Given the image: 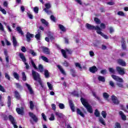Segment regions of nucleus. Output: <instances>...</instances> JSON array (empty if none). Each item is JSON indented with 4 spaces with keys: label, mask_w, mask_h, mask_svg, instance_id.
<instances>
[{
    "label": "nucleus",
    "mask_w": 128,
    "mask_h": 128,
    "mask_svg": "<svg viewBox=\"0 0 128 128\" xmlns=\"http://www.w3.org/2000/svg\"><path fill=\"white\" fill-rule=\"evenodd\" d=\"M41 58L44 61L46 62H49L48 59V58L44 56H41Z\"/></svg>",
    "instance_id": "a19ab883"
},
{
    "label": "nucleus",
    "mask_w": 128,
    "mask_h": 128,
    "mask_svg": "<svg viewBox=\"0 0 128 128\" xmlns=\"http://www.w3.org/2000/svg\"><path fill=\"white\" fill-rule=\"evenodd\" d=\"M94 116H96V118H98V116H100V112H98V110L97 109H96L95 110V112H94Z\"/></svg>",
    "instance_id": "09e8293b"
},
{
    "label": "nucleus",
    "mask_w": 128,
    "mask_h": 128,
    "mask_svg": "<svg viewBox=\"0 0 128 128\" xmlns=\"http://www.w3.org/2000/svg\"><path fill=\"white\" fill-rule=\"evenodd\" d=\"M70 74H72V76L74 77L75 78V76H76V70L74 69H70Z\"/></svg>",
    "instance_id": "473e14b6"
},
{
    "label": "nucleus",
    "mask_w": 128,
    "mask_h": 128,
    "mask_svg": "<svg viewBox=\"0 0 128 128\" xmlns=\"http://www.w3.org/2000/svg\"><path fill=\"white\" fill-rule=\"evenodd\" d=\"M50 20H52V22H56V18L54 16V15H52L50 16Z\"/></svg>",
    "instance_id": "338daca9"
},
{
    "label": "nucleus",
    "mask_w": 128,
    "mask_h": 128,
    "mask_svg": "<svg viewBox=\"0 0 128 128\" xmlns=\"http://www.w3.org/2000/svg\"><path fill=\"white\" fill-rule=\"evenodd\" d=\"M12 42L14 46H18V41H16V39L14 36H12Z\"/></svg>",
    "instance_id": "393cba45"
},
{
    "label": "nucleus",
    "mask_w": 128,
    "mask_h": 128,
    "mask_svg": "<svg viewBox=\"0 0 128 128\" xmlns=\"http://www.w3.org/2000/svg\"><path fill=\"white\" fill-rule=\"evenodd\" d=\"M44 76L46 78H50V72L48 70H44Z\"/></svg>",
    "instance_id": "bb28decb"
},
{
    "label": "nucleus",
    "mask_w": 128,
    "mask_h": 128,
    "mask_svg": "<svg viewBox=\"0 0 128 128\" xmlns=\"http://www.w3.org/2000/svg\"><path fill=\"white\" fill-rule=\"evenodd\" d=\"M13 76H14V78L17 80H20V74H17L16 72H14L13 73Z\"/></svg>",
    "instance_id": "c756f323"
},
{
    "label": "nucleus",
    "mask_w": 128,
    "mask_h": 128,
    "mask_svg": "<svg viewBox=\"0 0 128 128\" xmlns=\"http://www.w3.org/2000/svg\"><path fill=\"white\" fill-rule=\"evenodd\" d=\"M98 80L99 82H106V78L102 76H98Z\"/></svg>",
    "instance_id": "c85d7f7f"
},
{
    "label": "nucleus",
    "mask_w": 128,
    "mask_h": 128,
    "mask_svg": "<svg viewBox=\"0 0 128 128\" xmlns=\"http://www.w3.org/2000/svg\"><path fill=\"white\" fill-rule=\"evenodd\" d=\"M99 121L104 126H106V122H104V118L102 117L99 118Z\"/></svg>",
    "instance_id": "c9c22d12"
},
{
    "label": "nucleus",
    "mask_w": 128,
    "mask_h": 128,
    "mask_svg": "<svg viewBox=\"0 0 128 128\" xmlns=\"http://www.w3.org/2000/svg\"><path fill=\"white\" fill-rule=\"evenodd\" d=\"M116 70L118 72V74L120 76H124L126 74V71H124V68H122L120 66L116 67Z\"/></svg>",
    "instance_id": "20e7f679"
},
{
    "label": "nucleus",
    "mask_w": 128,
    "mask_h": 128,
    "mask_svg": "<svg viewBox=\"0 0 128 128\" xmlns=\"http://www.w3.org/2000/svg\"><path fill=\"white\" fill-rule=\"evenodd\" d=\"M22 80H24V82H26V73L24 72H22Z\"/></svg>",
    "instance_id": "58836bf2"
},
{
    "label": "nucleus",
    "mask_w": 128,
    "mask_h": 128,
    "mask_svg": "<svg viewBox=\"0 0 128 128\" xmlns=\"http://www.w3.org/2000/svg\"><path fill=\"white\" fill-rule=\"evenodd\" d=\"M112 100L114 104H120V100L118 99V98L114 96H112Z\"/></svg>",
    "instance_id": "9d476101"
},
{
    "label": "nucleus",
    "mask_w": 128,
    "mask_h": 128,
    "mask_svg": "<svg viewBox=\"0 0 128 128\" xmlns=\"http://www.w3.org/2000/svg\"><path fill=\"white\" fill-rule=\"evenodd\" d=\"M69 104L72 112H74V103H72V100H69Z\"/></svg>",
    "instance_id": "5701e85b"
},
{
    "label": "nucleus",
    "mask_w": 128,
    "mask_h": 128,
    "mask_svg": "<svg viewBox=\"0 0 128 128\" xmlns=\"http://www.w3.org/2000/svg\"><path fill=\"white\" fill-rule=\"evenodd\" d=\"M0 91L2 92H6V89H4V88L0 84Z\"/></svg>",
    "instance_id": "4d7b16f0"
},
{
    "label": "nucleus",
    "mask_w": 128,
    "mask_h": 128,
    "mask_svg": "<svg viewBox=\"0 0 128 128\" xmlns=\"http://www.w3.org/2000/svg\"><path fill=\"white\" fill-rule=\"evenodd\" d=\"M100 73L102 74H106V70L105 69L101 70Z\"/></svg>",
    "instance_id": "774afa93"
},
{
    "label": "nucleus",
    "mask_w": 128,
    "mask_h": 128,
    "mask_svg": "<svg viewBox=\"0 0 128 128\" xmlns=\"http://www.w3.org/2000/svg\"><path fill=\"white\" fill-rule=\"evenodd\" d=\"M103 96L104 98H105V100H108V98H110V94H108L106 93V92H104L103 93Z\"/></svg>",
    "instance_id": "cd10ccee"
},
{
    "label": "nucleus",
    "mask_w": 128,
    "mask_h": 128,
    "mask_svg": "<svg viewBox=\"0 0 128 128\" xmlns=\"http://www.w3.org/2000/svg\"><path fill=\"white\" fill-rule=\"evenodd\" d=\"M40 22L44 26H48V22L46 20L41 18Z\"/></svg>",
    "instance_id": "4be33fe9"
},
{
    "label": "nucleus",
    "mask_w": 128,
    "mask_h": 128,
    "mask_svg": "<svg viewBox=\"0 0 128 128\" xmlns=\"http://www.w3.org/2000/svg\"><path fill=\"white\" fill-rule=\"evenodd\" d=\"M34 10L36 12V14H38V8L36 6L34 8Z\"/></svg>",
    "instance_id": "e2e57ef3"
},
{
    "label": "nucleus",
    "mask_w": 128,
    "mask_h": 128,
    "mask_svg": "<svg viewBox=\"0 0 128 128\" xmlns=\"http://www.w3.org/2000/svg\"><path fill=\"white\" fill-rule=\"evenodd\" d=\"M80 100L83 106H84L86 108L88 112H90V114H92L94 112L92 110V108L90 105V104H88V101L86 99L82 98H80Z\"/></svg>",
    "instance_id": "f03ea898"
},
{
    "label": "nucleus",
    "mask_w": 128,
    "mask_h": 128,
    "mask_svg": "<svg viewBox=\"0 0 128 128\" xmlns=\"http://www.w3.org/2000/svg\"><path fill=\"white\" fill-rule=\"evenodd\" d=\"M72 94L73 96H77V98H78L79 95H78V92L76 91H74V92H72Z\"/></svg>",
    "instance_id": "bf43d9fd"
},
{
    "label": "nucleus",
    "mask_w": 128,
    "mask_h": 128,
    "mask_svg": "<svg viewBox=\"0 0 128 128\" xmlns=\"http://www.w3.org/2000/svg\"><path fill=\"white\" fill-rule=\"evenodd\" d=\"M47 84L49 90H52V85L48 82H47Z\"/></svg>",
    "instance_id": "603ef678"
},
{
    "label": "nucleus",
    "mask_w": 128,
    "mask_h": 128,
    "mask_svg": "<svg viewBox=\"0 0 128 128\" xmlns=\"http://www.w3.org/2000/svg\"><path fill=\"white\" fill-rule=\"evenodd\" d=\"M96 32L98 34H100L102 36L105 38V40H108V36L104 34L102 32V28H100V30H96Z\"/></svg>",
    "instance_id": "f8f14e48"
},
{
    "label": "nucleus",
    "mask_w": 128,
    "mask_h": 128,
    "mask_svg": "<svg viewBox=\"0 0 128 128\" xmlns=\"http://www.w3.org/2000/svg\"><path fill=\"white\" fill-rule=\"evenodd\" d=\"M26 86H27L28 89V90L30 94H34V90H32V86H30V85L26 83Z\"/></svg>",
    "instance_id": "a211bd4d"
},
{
    "label": "nucleus",
    "mask_w": 128,
    "mask_h": 128,
    "mask_svg": "<svg viewBox=\"0 0 128 128\" xmlns=\"http://www.w3.org/2000/svg\"><path fill=\"white\" fill-rule=\"evenodd\" d=\"M108 70L110 72V74H116V70H114V68H109Z\"/></svg>",
    "instance_id": "ea45409f"
},
{
    "label": "nucleus",
    "mask_w": 128,
    "mask_h": 128,
    "mask_svg": "<svg viewBox=\"0 0 128 128\" xmlns=\"http://www.w3.org/2000/svg\"><path fill=\"white\" fill-rule=\"evenodd\" d=\"M92 94L95 98H96V100H100V97H98V96H96V92H92Z\"/></svg>",
    "instance_id": "37998d69"
},
{
    "label": "nucleus",
    "mask_w": 128,
    "mask_h": 128,
    "mask_svg": "<svg viewBox=\"0 0 128 128\" xmlns=\"http://www.w3.org/2000/svg\"><path fill=\"white\" fill-rule=\"evenodd\" d=\"M117 14H118V16H126L124 13L122 11L118 12Z\"/></svg>",
    "instance_id": "c03bdc74"
},
{
    "label": "nucleus",
    "mask_w": 128,
    "mask_h": 128,
    "mask_svg": "<svg viewBox=\"0 0 128 128\" xmlns=\"http://www.w3.org/2000/svg\"><path fill=\"white\" fill-rule=\"evenodd\" d=\"M30 62L29 64H32V66L35 68V70H38V67H36V64H34V60L30 58Z\"/></svg>",
    "instance_id": "aec40b11"
},
{
    "label": "nucleus",
    "mask_w": 128,
    "mask_h": 128,
    "mask_svg": "<svg viewBox=\"0 0 128 128\" xmlns=\"http://www.w3.org/2000/svg\"><path fill=\"white\" fill-rule=\"evenodd\" d=\"M119 114L122 120H126V116L124 114V112L120 111Z\"/></svg>",
    "instance_id": "f3484780"
},
{
    "label": "nucleus",
    "mask_w": 128,
    "mask_h": 128,
    "mask_svg": "<svg viewBox=\"0 0 128 128\" xmlns=\"http://www.w3.org/2000/svg\"><path fill=\"white\" fill-rule=\"evenodd\" d=\"M61 52H62V54L64 58H68V56H66V50H64V49H62Z\"/></svg>",
    "instance_id": "f704fd0d"
},
{
    "label": "nucleus",
    "mask_w": 128,
    "mask_h": 128,
    "mask_svg": "<svg viewBox=\"0 0 128 128\" xmlns=\"http://www.w3.org/2000/svg\"><path fill=\"white\" fill-rule=\"evenodd\" d=\"M94 20L97 24H100V20L97 18H94Z\"/></svg>",
    "instance_id": "3c124183"
},
{
    "label": "nucleus",
    "mask_w": 128,
    "mask_h": 128,
    "mask_svg": "<svg viewBox=\"0 0 128 128\" xmlns=\"http://www.w3.org/2000/svg\"><path fill=\"white\" fill-rule=\"evenodd\" d=\"M118 64H120V66H126V64L124 62V60H122V59H118Z\"/></svg>",
    "instance_id": "4468645a"
},
{
    "label": "nucleus",
    "mask_w": 128,
    "mask_h": 128,
    "mask_svg": "<svg viewBox=\"0 0 128 128\" xmlns=\"http://www.w3.org/2000/svg\"><path fill=\"white\" fill-rule=\"evenodd\" d=\"M14 96L16 100H20V93L18 91L14 92Z\"/></svg>",
    "instance_id": "a878e982"
},
{
    "label": "nucleus",
    "mask_w": 128,
    "mask_h": 128,
    "mask_svg": "<svg viewBox=\"0 0 128 128\" xmlns=\"http://www.w3.org/2000/svg\"><path fill=\"white\" fill-rule=\"evenodd\" d=\"M8 120L10 122L11 124H13L14 127V128H18V126H16V120H14V116H12L9 115Z\"/></svg>",
    "instance_id": "423d86ee"
},
{
    "label": "nucleus",
    "mask_w": 128,
    "mask_h": 128,
    "mask_svg": "<svg viewBox=\"0 0 128 128\" xmlns=\"http://www.w3.org/2000/svg\"><path fill=\"white\" fill-rule=\"evenodd\" d=\"M122 46L123 50H126V41H124V38H122Z\"/></svg>",
    "instance_id": "b1692460"
},
{
    "label": "nucleus",
    "mask_w": 128,
    "mask_h": 128,
    "mask_svg": "<svg viewBox=\"0 0 128 128\" xmlns=\"http://www.w3.org/2000/svg\"><path fill=\"white\" fill-rule=\"evenodd\" d=\"M89 70L90 72H92V74H94L96 72L98 71V68H96V66H93L90 68Z\"/></svg>",
    "instance_id": "dca6fc26"
},
{
    "label": "nucleus",
    "mask_w": 128,
    "mask_h": 128,
    "mask_svg": "<svg viewBox=\"0 0 128 128\" xmlns=\"http://www.w3.org/2000/svg\"><path fill=\"white\" fill-rule=\"evenodd\" d=\"M5 78L8 80H10V75H8V74L6 72L5 73Z\"/></svg>",
    "instance_id": "680f3d73"
},
{
    "label": "nucleus",
    "mask_w": 128,
    "mask_h": 128,
    "mask_svg": "<svg viewBox=\"0 0 128 128\" xmlns=\"http://www.w3.org/2000/svg\"><path fill=\"white\" fill-rule=\"evenodd\" d=\"M54 114L57 118H64V115L62 114V113H60L58 112H55Z\"/></svg>",
    "instance_id": "ddd939ff"
},
{
    "label": "nucleus",
    "mask_w": 128,
    "mask_h": 128,
    "mask_svg": "<svg viewBox=\"0 0 128 128\" xmlns=\"http://www.w3.org/2000/svg\"><path fill=\"white\" fill-rule=\"evenodd\" d=\"M102 116L104 118H106V112L105 111H102Z\"/></svg>",
    "instance_id": "6e6d98bb"
},
{
    "label": "nucleus",
    "mask_w": 128,
    "mask_h": 128,
    "mask_svg": "<svg viewBox=\"0 0 128 128\" xmlns=\"http://www.w3.org/2000/svg\"><path fill=\"white\" fill-rule=\"evenodd\" d=\"M86 28H88V30H99L100 28V26H96V27L88 24H86Z\"/></svg>",
    "instance_id": "39448f33"
},
{
    "label": "nucleus",
    "mask_w": 128,
    "mask_h": 128,
    "mask_svg": "<svg viewBox=\"0 0 128 128\" xmlns=\"http://www.w3.org/2000/svg\"><path fill=\"white\" fill-rule=\"evenodd\" d=\"M112 78L114 80H116V82H124V80L122 78L118 77V76L116 75H112Z\"/></svg>",
    "instance_id": "9b49d317"
},
{
    "label": "nucleus",
    "mask_w": 128,
    "mask_h": 128,
    "mask_svg": "<svg viewBox=\"0 0 128 128\" xmlns=\"http://www.w3.org/2000/svg\"><path fill=\"white\" fill-rule=\"evenodd\" d=\"M75 66L76 68H80V70H82V66H80V63H78V62L75 63Z\"/></svg>",
    "instance_id": "de8ad7c7"
},
{
    "label": "nucleus",
    "mask_w": 128,
    "mask_h": 128,
    "mask_svg": "<svg viewBox=\"0 0 128 128\" xmlns=\"http://www.w3.org/2000/svg\"><path fill=\"white\" fill-rule=\"evenodd\" d=\"M29 52H30V54H32V56H36V52H34V50H29Z\"/></svg>",
    "instance_id": "a18cd8bd"
},
{
    "label": "nucleus",
    "mask_w": 128,
    "mask_h": 128,
    "mask_svg": "<svg viewBox=\"0 0 128 128\" xmlns=\"http://www.w3.org/2000/svg\"><path fill=\"white\" fill-rule=\"evenodd\" d=\"M114 128H122V126H120V124L118 122H116Z\"/></svg>",
    "instance_id": "864d4df0"
},
{
    "label": "nucleus",
    "mask_w": 128,
    "mask_h": 128,
    "mask_svg": "<svg viewBox=\"0 0 128 128\" xmlns=\"http://www.w3.org/2000/svg\"><path fill=\"white\" fill-rule=\"evenodd\" d=\"M77 114H80V116L82 118H84V114H82V111H80V110L78 108L77 109Z\"/></svg>",
    "instance_id": "e433bc0d"
},
{
    "label": "nucleus",
    "mask_w": 128,
    "mask_h": 128,
    "mask_svg": "<svg viewBox=\"0 0 128 128\" xmlns=\"http://www.w3.org/2000/svg\"><path fill=\"white\" fill-rule=\"evenodd\" d=\"M50 120H54V114H50V117L49 118Z\"/></svg>",
    "instance_id": "052dcab7"
},
{
    "label": "nucleus",
    "mask_w": 128,
    "mask_h": 128,
    "mask_svg": "<svg viewBox=\"0 0 128 128\" xmlns=\"http://www.w3.org/2000/svg\"><path fill=\"white\" fill-rule=\"evenodd\" d=\"M41 31L40 30H38V34L35 36L37 40H40V34H41Z\"/></svg>",
    "instance_id": "2f4dec72"
},
{
    "label": "nucleus",
    "mask_w": 128,
    "mask_h": 128,
    "mask_svg": "<svg viewBox=\"0 0 128 128\" xmlns=\"http://www.w3.org/2000/svg\"><path fill=\"white\" fill-rule=\"evenodd\" d=\"M62 64L64 66H66V68L70 66V63L66 60L62 63Z\"/></svg>",
    "instance_id": "49530a36"
},
{
    "label": "nucleus",
    "mask_w": 128,
    "mask_h": 128,
    "mask_svg": "<svg viewBox=\"0 0 128 128\" xmlns=\"http://www.w3.org/2000/svg\"><path fill=\"white\" fill-rule=\"evenodd\" d=\"M58 28L62 32H66V28L64 26L60 24L58 25Z\"/></svg>",
    "instance_id": "4c0bfd02"
},
{
    "label": "nucleus",
    "mask_w": 128,
    "mask_h": 128,
    "mask_svg": "<svg viewBox=\"0 0 128 128\" xmlns=\"http://www.w3.org/2000/svg\"><path fill=\"white\" fill-rule=\"evenodd\" d=\"M43 52H44V54H50V50H48L46 47H44V48Z\"/></svg>",
    "instance_id": "72a5a7b5"
},
{
    "label": "nucleus",
    "mask_w": 128,
    "mask_h": 128,
    "mask_svg": "<svg viewBox=\"0 0 128 128\" xmlns=\"http://www.w3.org/2000/svg\"><path fill=\"white\" fill-rule=\"evenodd\" d=\"M38 70L40 72H44V66H42V65L41 64H39Z\"/></svg>",
    "instance_id": "79ce46f5"
},
{
    "label": "nucleus",
    "mask_w": 128,
    "mask_h": 128,
    "mask_svg": "<svg viewBox=\"0 0 128 128\" xmlns=\"http://www.w3.org/2000/svg\"><path fill=\"white\" fill-rule=\"evenodd\" d=\"M45 8L44 9V10L47 14H52V12L50 8H52V5L50 3H46L45 4Z\"/></svg>",
    "instance_id": "7ed1b4c3"
},
{
    "label": "nucleus",
    "mask_w": 128,
    "mask_h": 128,
    "mask_svg": "<svg viewBox=\"0 0 128 128\" xmlns=\"http://www.w3.org/2000/svg\"><path fill=\"white\" fill-rule=\"evenodd\" d=\"M16 30L18 32L21 36H24V32L22 30V28L20 26H17L16 28Z\"/></svg>",
    "instance_id": "412c9836"
},
{
    "label": "nucleus",
    "mask_w": 128,
    "mask_h": 128,
    "mask_svg": "<svg viewBox=\"0 0 128 128\" xmlns=\"http://www.w3.org/2000/svg\"><path fill=\"white\" fill-rule=\"evenodd\" d=\"M16 112L18 114L24 116V107H22L21 108H16Z\"/></svg>",
    "instance_id": "0eeeda50"
},
{
    "label": "nucleus",
    "mask_w": 128,
    "mask_h": 128,
    "mask_svg": "<svg viewBox=\"0 0 128 128\" xmlns=\"http://www.w3.org/2000/svg\"><path fill=\"white\" fill-rule=\"evenodd\" d=\"M0 30L2 32H4V26L0 22Z\"/></svg>",
    "instance_id": "8fccbe9b"
},
{
    "label": "nucleus",
    "mask_w": 128,
    "mask_h": 128,
    "mask_svg": "<svg viewBox=\"0 0 128 128\" xmlns=\"http://www.w3.org/2000/svg\"><path fill=\"white\" fill-rule=\"evenodd\" d=\"M52 108L53 110H56V106L55 104H52Z\"/></svg>",
    "instance_id": "69168bd1"
},
{
    "label": "nucleus",
    "mask_w": 128,
    "mask_h": 128,
    "mask_svg": "<svg viewBox=\"0 0 128 128\" xmlns=\"http://www.w3.org/2000/svg\"><path fill=\"white\" fill-rule=\"evenodd\" d=\"M8 107L10 108L12 104V98H10V96H8Z\"/></svg>",
    "instance_id": "7c9ffc66"
},
{
    "label": "nucleus",
    "mask_w": 128,
    "mask_h": 128,
    "mask_svg": "<svg viewBox=\"0 0 128 128\" xmlns=\"http://www.w3.org/2000/svg\"><path fill=\"white\" fill-rule=\"evenodd\" d=\"M30 110H34V102L32 101H30Z\"/></svg>",
    "instance_id": "13d9d810"
},
{
    "label": "nucleus",
    "mask_w": 128,
    "mask_h": 128,
    "mask_svg": "<svg viewBox=\"0 0 128 128\" xmlns=\"http://www.w3.org/2000/svg\"><path fill=\"white\" fill-rule=\"evenodd\" d=\"M19 56H20V58H21V60H22L23 62H26V58L24 55V54L19 53Z\"/></svg>",
    "instance_id": "6ab92c4d"
},
{
    "label": "nucleus",
    "mask_w": 128,
    "mask_h": 128,
    "mask_svg": "<svg viewBox=\"0 0 128 128\" xmlns=\"http://www.w3.org/2000/svg\"><path fill=\"white\" fill-rule=\"evenodd\" d=\"M34 36V34H32L29 32H28L26 34V40L28 42H30V40H32V38Z\"/></svg>",
    "instance_id": "1a4fd4ad"
},
{
    "label": "nucleus",
    "mask_w": 128,
    "mask_h": 128,
    "mask_svg": "<svg viewBox=\"0 0 128 128\" xmlns=\"http://www.w3.org/2000/svg\"><path fill=\"white\" fill-rule=\"evenodd\" d=\"M58 106L60 110H64V104L62 103H60Z\"/></svg>",
    "instance_id": "5fc2aeb1"
},
{
    "label": "nucleus",
    "mask_w": 128,
    "mask_h": 128,
    "mask_svg": "<svg viewBox=\"0 0 128 128\" xmlns=\"http://www.w3.org/2000/svg\"><path fill=\"white\" fill-rule=\"evenodd\" d=\"M57 67L58 68V70H60L61 74H64V76H66V71H64V70L62 68V66L60 65H57Z\"/></svg>",
    "instance_id": "2eb2a0df"
},
{
    "label": "nucleus",
    "mask_w": 128,
    "mask_h": 128,
    "mask_svg": "<svg viewBox=\"0 0 128 128\" xmlns=\"http://www.w3.org/2000/svg\"><path fill=\"white\" fill-rule=\"evenodd\" d=\"M32 72L33 80H36V82H38L40 86L42 88H44V85H42V79L40 78V75L38 72L34 70H32Z\"/></svg>",
    "instance_id": "f257e3e1"
},
{
    "label": "nucleus",
    "mask_w": 128,
    "mask_h": 128,
    "mask_svg": "<svg viewBox=\"0 0 128 128\" xmlns=\"http://www.w3.org/2000/svg\"><path fill=\"white\" fill-rule=\"evenodd\" d=\"M29 116L32 118V120H33L34 122H38V116H36V114H34L32 112H30Z\"/></svg>",
    "instance_id": "6e6552de"
},
{
    "label": "nucleus",
    "mask_w": 128,
    "mask_h": 128,
    "mask_svg": "<svg viewBox=\"0 0 128 128\" xmlns=\"http://www.w3.org/2000/svg\"><path fill=\"white\" fill-rule=\"evenodd\" d=\"M15 84H16L17 88H19L20 90H22V86H20L19 83H16Z\"/></svg>",
    "instance_id": "0e129e2a"
}]
</instances>
